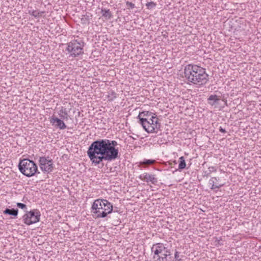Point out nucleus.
<instances>
[{"mask_svg": "<svg viewBox=\"0 0 261 261\" xmlns=\"http://www.w3.org/2000/svg\"><path fill=\"white\" fill-rule=\"evenodd\" d=\"M117 142L108 139L98 140L89 146L87 154L93 164H99L103 160L111 161L119 156Z\"/></svg>", "mask_w": 261, "mask_h": 261, "instance_id": "1", "label": "nucleus"}, {"mask_svg": "<svg viewBox=\"0 0 261 261\" xmlns=\"http://www.w3.org/2000/svg\"><path fill=\"white\" fill-rule=\"evenodd\" d=\"M184 73L188 81L195 85H204L208 81L205 69L196 65H187L185 67Z\"/></svg>", "mask_w": 261, "mask_h": 261, "instance_id": "2", "label": "nucleus"}, {"mask_svg": "<svg viewBox=\"0 0 261 261\" xmlns=\"http://www.w3.org/2000/svg\"><path fill=\"white\" fill-rule=\"evenodd\" d=\"M92 212L96 215V218H105L112 213V204L106 199H98L95 200L92 205Z\"/></svg>", "mask_w": 261, "mask_h": 261, "instance_id": "3", "label": "nucleus"}, {"mask_svg": "<svg viewBox=\"0 0 261 261\" xmlns=\"http://www.w3.org/2000/svg\"><path fill=\"white\" fill-rule=\"evenodd\" d=\"M140 124L148 133H157L161 127V124L155 116H151L149 119L140 118Z\"/></svg>", "mask_w": 261, "mask_h": 261, "instance_id": "4", "label": "nucleus"}, {"mask_svg": "<svg viewBox=\"0 0 261 261\" xmlns=\"http://www.w3.org/2000/svg\"><path fill=\"white\" fill-rule=\"evenodd\" d=\"M18 168L20 171L28 177L33 176L37 171V166L36 164L27 159L20 161Z\"/></svg>", "mask_w": 261, "mask_h": 261, "instance_id": "5", "label": "nucleus"}, {"mask_svg": "<svg viewBox=\"0 0 261 261\" xmlns=\"http://www.w3.org/2000/svg\"><path fill=\"white\" fill-rule=\"evenodd\" d=\"M66 50L70 56L76 57L84 54V42L81 40H73L67 44Z\"/></svg>", "mask_w": 261, "mask_h": 261, "instance_id": "6", "label": "nucleus"}, {"mask_svg": "<svg viewBox=\"0 0 261 261\" xmlns=\"http://www.w3.org/2000/svg\"><path fill=\"white\" fill-rule=\"evenodd\" d=\"M166 247L163 243H156L151 248L154 261H168L167 254L165 253Z\"/></svg>", "mask_w": 261, "mask_h": 261, "instance_id": "7", "label": "nucleus"}, {"mask_svg": "<svg viewBox=\"0 0 261 261\" xmlns=\"http://www.w3.org/2000/svg\"><path fill=\"white\" fill-rule=\"evenodd\" d=\"M41 214L37 210H33L27 212L23 216L24 223L28 225L38 222L40 220Z\"/></svg>", "mask_w": 261, "mask_h": 261, "instance_id": "8", "label": "nucleus"}, {"mask_svg": "<svg viewBox=\"0 0 261 261\" xmlns=\"http://www.w3.org/2000/svg\"><path fill=\"white\" fill-rule=\"evenodd\" d=\"M39 161L40 169L42 171L47 173L52 171L54 168L53 161L49 157H40Z\"/></svg>", "mask_w": 261, "mask_h": 261, "instance_id": "9", "label": "nucleus"}, {"mask_svg": "<svg viewBox=\"0 0 261 261\" xmlns=\"http://www.w3.org/2000/svg\"><path fill=\"white\" fill-rule=\"evenodd\" d=\"M139 178L147 182H150L152 184H156L158 182V179L154 175L150 174L147 172H145L141 174Z\"/></svg>", "mask_w": 261, "mask_h": 261, "instance_id": "10", "label": "nucleus"}, {"mask_svg": "<svg viewBox=\"0 0 261 261\" xmlns=\"http://www.w3.org/2000/svg\"><path fill=\"white\" fill-rule=\"evenodd\" d=\"M219 180L220 178L218 177H213L210 179L209 184L212 185V187H211V190L219 189L224 185V182L220 184Z\"/></svg>", "mask_w": 261, "mask_h": 261, "instance_id": "11", "label": "nucleus"}, {"mask_svg": "<svg viewBox=\"0 0 261 261\" xmlns=\"http://www.w3.org/2000/svg\"><path fill=\"white\" fill-rule=\"evenodd\" d=\"M50 122L60 129H64L66 128V125L63 121L57 117H52L50 119Z\"/></svg>", "mask_w": 261, "mask_h": 261, "instance_id": "12", "label": "nucleus"}, {"mask_svg": "<svg viewBox=\"0 0 261 261\" xmlns=\"http://www.w3.org/2000/svg\"><path fill=\"white\" fill-rule=\"evenodd\" d=\"M101 13L106 19H110L113 17V15L109 9H101Z\"/></svg>", "mask_w": 261, "mask_h": 261, "instance_id": "13", "label": "nucleus"}, {"mask_svg": "<svg viewBox=\"0 0 261 261\" xmlns=\"http://www.w3.org/2000/svg\"><path fill=\"white\" fill-rule=\"evenodd\" d=\"M18 210L17 209H9L7 208L4 211V214L6 215H9L14 217H16L18 215Z\"/></svg>", "mask_w": 261, "mask_h": 261, "instance_id": "14", "label": "nucleus"}, {"mask_svg": "<svg viewBox=\"0 0 261 261\" xmlns=\"http://www.w3.org/2000/svg\"><path fill=\"white\" fill-rule=\"evenodd\" d=\"M58 114L61 119L68 120V115L66 108L62 107L59 111Z\"/></svg>", "mask_w": 261, "mask_h": 261, "instance_id": "15", "label": "nucleus"}, {"mask_svg": "<svg viewBox=\"0 0 261 261\" xmlns=\"http://www.w3.org/2000/svg\"><path fill=\"white\" fill-rule=\"evenodd\" d=\"M29 14L33 16L36 18H39L42 16V14L44 13V11L39 12L37 10H30L28 12Z\"/></svg>", "mask_w": 261, "mask_h": 261, "instance_id": "16", "label": "nucleus"}, {"mask_svg": "<svg viewBox=\"0 0 261 261\" xmlns=\"http://www.w3.org/2000/svg\"><path fill=\"white\" fill-rule=\"evenodd\" d=\"M219 100L220 99L218 98V96L216 95H211L208 98V100L210 101L209 103L212 106H213L216 103H217Z\"/></svg>", "mask_w": 261, "mask_h": 261, "instance_id": "17", "label": "nucleus"}, {"mask_svg": "<svg viewBox=\"0 0 261 261\" xmlns=\"http://www.w3.org/2000/svg\"><path fill=\"white\" fill-rule=\"evenodd\" d=\"M179 164L178 165V168L179 169H183L186 168V164L184 156L179 158Z\"/></svg>", "mask_w": 261, "mask_h": 261, "instance_id": "18", "label": "nucleus"}, {"mask_svg": "<svg viewBox=\"0 0 261 261\" xmlns=\"http://www.w3.org/2000/svg\"><path fill=\"white\" fill-rule=\"evenodd\" d=\"M152 113L149 111H143L141 113H140L139 115L138 116V118L140 120V118H143V117H148V116H151ZM140 123V121L139 122Z\"/></svg>", "mask_w": 261, "mask_h": 261, "instance_id": "19", "label": "nucleus"}, {"mask_svg": "<svg viewBox=\"0 0 261 261\" xmlns=\"http://www.w3.org/2000/svg\"><path fill=\"white\" fill-rule=\"evenodd\" d=\"M116 97V93L114 91H110L108 95L109 100L113 101Z\"/></svg>", "mask_w": 261, "mask_h": 261, "instance_id": "20", "label": "nucleus"}, {"mask_svg": "<svg viewBox=\"0 0 261 261\" xmlns=\"http://www.w3.org/2000/svg\"><path fill=\"white\" fill-rule=\"evenodd\" d=\"M155 163V161L154 160H144L143 161L141 162L140 164L141 165H151Z\"/></svg>", "mask_w": 261, "mask_h": 261, "instance_id": "21", "label": "nucleus"}, {"mask_svg": "<svg viewBox=\"0 0 261 261\" xmlns=\"http://www.w3.org/2000/svg\"><path fill=\"white\" fill-rule=\"evenodd\" d=\"M146 6L148 9H151L155 7L156 6V4L153 2H148L146 4Z\"/></svg>", "mask_w": 261, "mask_h": 261, "instance_id": "22", "label": "nucleus"}, {"mask_svg": "<svg viewBox=\"0 0 261 261\" xmlns=\"http://www.w3.org/2000/svg\"><path fill=\"white\" fill-rule=\"evenodd\" d=\"M217 169L214 166L209 167L208 168V172L206 173V176H208L212 172H216Z\"/></svg>", "mask_w": 261, "mask_h": 261, "instance_id": "23", "label": "nucleus"}, {"mask_svg": "<svg viewBox=\"0 0 261 261\" xmlns=\"http://www.w3.org/2000/svg\"><path fill=\"white\" fill-rule=\"evenodd\" d=\"M179 253L178 251H175V253H174V258L175 259V261H181V259L179 258Z\"/></svg>", "mask_w": 261, "mask_h": 261, "instance_id": "24", "label": "nucleus"}, {"mask_svg": "<svg viewBox=\"0 0 261 261\" xmlns=\"http://www.w3.org/2000/svg\"><path fill=\"white\" fill-rule=\"evenodd\" d=\"M17 206L21 209H24L27 208V205L25 204L22 203H17Z\"/></svg>", "mask_w": 261, "mask_h": 261, "instance_id": "25", "label": "nucleus"}, {"mask_svg": "<svg viewBox=\"0 0 261 261\" xmlns=\"http://www.w3.org/2000/svg\"><path fill=\"white\" fill-rule=\"evenodd\" d=\"M126 5L129 6L131 8H134L135 7V4L131 2H127Z\"/></svg>", "mask_w": 261, "mask_h": 261, "instance_id": "26", "label": "nucleus"}, {"mask_svg": "<svg viewBox=\"0 0 261 261\" xmlns=\"http://www.w3.org/2000/svg\"><path fill=\"white\" fill-rule=\"evenodd\" d=\"M165 253L167 254V257L168 256H170L171 255L170 250L169 249H167V248L166 247Z\"/></svg>", "mask_w": 261, "mask_h": 261, "instance_id": "27", "label": "nucleus"}, {"mask_svg": "<svg viewBox=\"0 0 261 261\" xmlns=\"http://www.w3.org/2000/svg\"><path fill=\"white\" fill-rule=\"evenodd\" d=\"M219 131L221 133H226V130L225 129L223 128L222 127H220L219 128Z\"/></svg>", "mask_w": 261, "mask_h": 261, "instance_id": "28", "label": "nucleus"}]
</instances>
